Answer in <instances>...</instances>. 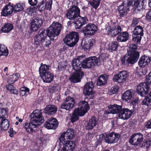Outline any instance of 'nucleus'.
Masks as SVG:
<instances>
[{
	"label": "nucleus",
	"mask_w": 151,
	"mask_h": 151,
	"mask_svg": "<svg viewBox=\"0 0 151 151\" xmlns=\"http://www.w3.org/2000/svg\"><path fill=\"white\" fill-rule=\"evenodd\" d=\"M30 122L25 123L24 128L29 134L32 133L35 131L34 128L39 127L44 121V117L43 116V112L41 110L36 109L30 115Z\"/></svg>",
	"instance_id": "f257e3e1"
},
{
	"label": "nucleus",
	"mask_w": 151,
	"mask_h": 151,
	"mask_svg": "<svg viewBox=\"0 0 151 151\" xmlns=\"http://www.w3.org/2000/svg\"><path fill=\"white\" fill-rule=\"evenodd\" d=\"M137 45L135 43L130 45L127 54L120 58L122 65H133L136 63L139 57L140 53L137 51Z\"/></svg>",
	"instance_id": "f03ea898"
},
{
	"label": "nucleus",
	"mask_w": 151,
	"mask_h": 151,
	"mask_svg": "<svg viewBox=\"0 0 151 151\" xmlns=\"http://www.w3.org/2000/svg\"><path fill=\"white\" fill-rule=\"evenodd\" d=\"M85 56H80L77 57L76 60L78 64H80L81 66L83 68H91L96 65L97 66L102 64L103 62L104 58L102 54L100 55L98 57L95 56L85 59Z\"/></svg>",
	"instance_id": "7ed1b4c3"
},
{
	"label": "nucleus",
	"mask_w": 151,
	"mask_h": 151,
	"mask_svg": "<svg viewBox=\"0 0 151 151\" xmlns=\"http://www.w3.org/2000/svg\"><path fill=\"white\" fill-rule=\"evenodd\" d=\"M47 36L46 33V30L43 28L40 29L38 34L34 38V43L33 45L35 48H42L43 46L48 47L51 44L50 40L46 38Z\"/></svg>",
	"instance_id": "20e7f679"
},
{
	"label": "nucleus",
	"mask_w": 151,
	"mask_h": 151,
	"mask_svg": "<svg viewBox=\"0 0 151 151\" xmlns=\"http://www.w3.org/2000/svg\"><path fill=\"white\" fill-rule=\"evenodd\" d=\"M73 68L75 70L69 78L70 81L73 83H77L81 81L84 74L81 71L80 64H78L76 60H73L71 63Z\"/></svg>",
	"instance_id": "39448f33"
},
{
	"label": "nucleus",
	"mask_w": 151,
	"mask_h": 151,
	"mask_svg": "<svg viewBox=\"0 0 151 151\" xmlns=\"http://www.w3.org/2000/svg\"><path fill=\"white\" fill-rule=\"evenodd\" d=\"M50 66L41 63L39 68L40 76L44 82L51 83L54 78V75L49 71Z\"/></svg>",
	"instance_id": "423d86ee"
},
{
	"label": "nucleus",
	"mask_w": 151,
	"mask_h": 151,
	"mask_svg": "<svg viewBox=\"0 0 151 151\" xmlns=\"http://www.w3.org/2000/svg\"><path fill=\"white\" fill-rule=\"evenodd\" d=\"M62 26L59 22L54 21L46 30V33L51 40H54V37L58 36L61 30Z\"/></svg>",
	"instance_id": "0eeeda50"
},
{
	"label": "nucleus",
	"mask_w": 151,
	"mask_h": 151,
	"mask_svg": "<svg viewBox=\"0 0 151 151\" xmlns=\"http://www.w3.org/2000/svg\"><path fill=\"white\" fill-rule=\"evenodd\" d=\"M79 39L78 32H72L66 36L63 39L64 43L70 47H73L78 42Z\"/></svg>",
	"instance_id": "6e6552de"
},
{
	"label": "nucleus",
	"mask_w": 151,
	"mask_h": 151,
	"mask_svg": "<svg viewBox=\"0 0 151 151\" xmlns=\"http://www.w3.org/2000/svg\"><path fill=\"white\" fill-rule=\"evenodd\" d=\"M80 9L78 6L72 5L67 10L65 17L70 20H75L80 16Z\"/></svg>",
	"instance_id": "1a4fd4ad"
},
{
	"label": "nucleus",
	"mask_w": 151,
	"mask_h": 151,
	"mask_svg": "<svg viewBox=\"0 0 151 151\" xmlns=\"http://www.w3.org/2000/svg\"><path fill=\"white\" fill-rule=\"evenodd\" d=\"M144 35V29L143 27L139 25L136 26L132 31V40L137 44H139Z\"/></svg>",
	"instance_id": "9d476101"
},
{
	"label": "nucleus",
	"mask_w": 151,
	"mask_h": 151,
	"mask_svg": "<svg viewBox=\"0 0 151 151\" xmlns=\"http://www.w3.org/2000/svg\"><path fill=\"white\" fill-rule=\"evenodd\" d=\"M149 84L147 81L139 84L137 86L136 91L138 94L141 96H145L150 88Z\"/></svg>",
	"instance_id": "9b49d317"
},
{
	"label": "nucleus",
	"mask_w": 151,
	"mask_h": 151,
	"mask_svg": "<svg viewBox=\"0 0 151 151\" xmlns=\"http://www.w3.org/2000/svg\"><path fill=\"white\" fill-rule=\"evenodd\" d=\"M59 145L63 146L61 151H73L76 146L75 142L73 141L63 140V141L59 140Z\"/></svg>",
	"instance_id": "f8f14e48"
},
{
	"label": "nucleus",
	"mask_w": 151,
	"mask_h": 151,
	"mask_svg": "<svg viewBox=\"0 0 151 151\" xmlns=\"http://www.w3.org/2000/svg\"><path fill=\"white\" fill-rule=\"evenodd\" d=\"M82 30L85 36L93 35L97 31V27L94 24L88 23L83 27Z\"/></svg>",
	"instance_id": "ddd939ff"
},
{
	"label": "nucleus",
	"mask_w": 151,
	"mask_h": 151,
	"mask_svg": "<svg viewBox=\"0 0 151 151\" xmlns=\"http://www.w3.org/2000/svg\"><path fill=\"white\" fill-rule=\"evenodd\" d=\"M129 7H132L133 11L135 12L140 11L144 6L143 2L140 0H127Z\"/></svg>",
	"instance_id": "4468645a"
},
{
	"label": "nucleus",
	"mask_w": 151,
	"mask_h": 151,
	"mask_svg": "<svg viewBox=\"0 0 151 151\" xmlns=\"http://www.w3.org/2000/svg\"><path fill=\"white\" fill-rule=\"evenodd\" d=\"M75 103V99L73 97L68 96L65 99L64 102L60 105V108L70 111L73 108Z\"/></svg>",
	"instance_id": "2eb2a0df"
},
{
	"label": "nucleus",
	"mask_w": 151,
	"mask_h": 151,
	"mask_svg": "<svg viewBox=\"0 0 151 151\" xmlns=\"http://www.w3.org/2000/svg\"><path fill=\"white\" fill-rule=\"evenodd\" d=\"M94 86L93 82L90 81L87 82L84 86L83 89V93L86 95L90 96V98L92 99L94 97L95 93L94 91H93Z\"/></svg>",
	"instance_id": "dca6fc26"
},
{
	"label": "nucleus",
	"mask_w": 151,
	"mask_h": 151,
	"mask_svg": "<svg viewBox=\"0 0 151 151\" xmlns=\"http://www.w3.org/2000/svg\"><path fill=\"white\" fill-rule=\"evenodd\" d=\"M143 140V135L141 133H137L132 135L129 142L132 145H137L140 144Z\"/></svg>",
	"instance_id": "f3484780"
},
{
	"label": "nucleus",
	"mask_w": 151,
	"mask_h": 151,
	"mask_svg": "<svg viewBox=\"0 0 151 151\" xmlns=\"http://www.w3.org/2000/svg\"><path fill=\"white\" fill-rule=\"evenodd\" d=\"M52 0H43L37 6V8L40 12H42L45 9L50 11L52 8Z\"/></svg>",
	"instance_id": "a211bd4d"
},
{
	"label": "nucleus",
	"mask_w": 151,
	"mask_h": 151,
	"mask_svg": "<svg viewBox=\"0 0 151 151\" xmlns=\"http://www.w3.org/2000/svg\"><path fill=\"white\" fill-rule=\"evenodd\" d=\"M127 76V71H123L114 75L112 79L114 81L120 83L125 81Z\"/></svg>",
	"instance_id": "6ab92c4d"
},
{
	"label": "nucleus",
	"mask_w": 151,
	"mask_h": 151,
	"mask_svg": "<svg viewBox=\"0 0 151 151\" xmlns=\"http://www.w3.org/2000/svg\"><path fill=\"white\" fill-rule=\"evenodd\" d=\"M133 111L126 108H124L118 114L117 118L123 120L129 119L131 116Z\"/></svg>",
	"instance_id": "aec40b11"
},
{
	"label": "nucleus",
	"mask_w": 151,
	"mask_h": 151,
	"mask_svg": "<svg viewBox=\"0 0 151 151\" xmlns=\"http://www.w3.org/2000/svg\"><path fill=\"white\" fill-rule=\"evenodd\" d=\"M74 131L73 129L72 128L68 129L65 132H63L61 135L59 140H60L61 141H63V140H66V139H72L75 135Z\"/></svg>",
	"instance_id": "412c9836"
},
{
	"label": "nucleus",
	"mask_w": 151,
	"mask_h": 151,
	"mask_svg": "<svg viewBox=\"0 0 151 151\" xmlns=\"http://www.w3.org/2000/svg\"><path fill=\"white\" fill-rule=\"evenodd\" d=\"M130 9L129 6L128 4L127 0V3L123 2L119 5L118 7V11L120 17H122L126 15L127 14V11L130 10Z\"/></svg>",
	"instance_id": "4be33fe9"
},
{
	"label": "nucleus",
	"mask_w": 151,
	"mask_h": 151,
	"mask_svg": "<svg viewBox=\"0 0 151 151\" xmlns=\"http://www.w3.org/2000/svg\"><path fill=\"white\" fill-rule=\"evenodd\" d=\"M42 19L39 17H36L33 19L30 23V29L32 32H36L41 26L42 24Z\"/></svg>",
	"instance_id": "5701e85b"
},
{
	"label": "nucleus",
	"mask_w": 151,
	"mask_h": 151,
	"mask_svg": "<svg viewBox=\"0 0 151 151\" xmlns=\"http://www.w3.org/2000/svg\"><path fill=\"white\" fill-rule=\"evenodd\" d=\"M80 106V108L76 109H78L80 113L82 114L81 115L84 116L87 113L90 109V106L88 102L85 100L82 101L79 103Z\"/></svg>",
	"instance_id": "b1692460"
},
{
	"label": "nucleus",
	"mask_w": 151,
	"mask_h": 151,
	"mask_svg": "<svg viewBox=\"0 0 151 151\" xmlns=\"http://www.w3.org/2000/svg\"><path fill=\"white\" fill-rule=\"evenodd\" d=\"M122 106L116 104L111 105L109 107L108 109L106 111L105 113L106 114H115L119 113L122 109Z\"/></svg>",
	"instance_id": "393cba45"
},
{
	"label": "nucleus",
	"mask_w": 151,
	"mask_h": 151,
	"mask_svg": "<svg viewBox=\"0 0 151 151\" xmlns=\"http://www.w3.org/2000/svg\"><path fill=\"white\" fill-rule=\"evenodd\" d=\"M13 10V4L9 3L8 4H6L3 8L1 15L4 17L8 16L12 14Z\"/></svg>",
	"instance_id": "a878e982"
},
{
	"label": "nucleus",
	"mask_w": 151,
	"mask_h": 151,
	"mask_svg": "<svg viewBox=\"0 0 151 151\" xmlns=\"http://www.w3.org/2000/svg\"><path fill=\"white\" fill-rule=\"evenodd\" d=\"M151 60L149 56L144 55L140 58L138 62V65L141 68H144L148 65Z\"/></svg>",
	"instance_id": "bb28decb"
},
{
	"label": "nucleus",
	"mask_w": 151,
	"mask_h": 151,
	"mask_svg": "<svg viewBox=\"0 0 151 151\" xmlns=\"http://www.w3.org/2000/svg\"><path fill=\"white\" fill-rule=\"evenodd\" d=\"M113 136V132H109L108 133H104L102 135V139L105 140V142L108 144H112L115 143L117 139V137L113 139L112 137Z\"/></svg>",
	"instance_id": "cd10ccee"
},
{
	"label": "nucleus",
	"mask_w": 151,
	"mask_h": 151,
	"mask_svg": "<svg viewBox=\"0 0 151 151\" xmlns=\"http://www.w3.org/2000/svg\"><path fill=\"white\" fill-rule=\"evenodd\" d=\"M76 26L77 29L81 28V27L87 24L88 22V19L86 16L82 17L81 16L80 14L78 17V18L76 19Z\"/></svg>",
	"instance_id": "c85d7f7f"
},
{
	"label": "nucleus",
	"mask_w": 151,
	"mask_h": 151,
	"mask_svg": "<svg viewBox=\"0 0 151 151\" xmlns=\"http://www.w3.org/2000/svg\"><path fill=\"white\" fill-rule=\"evenodd\" d=\"M41 110L43 112V116L45 114L48 115L53 114H55L57 111V107L55 105H48L45 109L44 111H42V110Z\"/></svg>",
	"instance_id": "c756f323"
},
{
	"label": "nucleus",
	"mask_w": 151,
	"mask_h": 151,
	"mask_svg": "<svg viewBox=\"0 0 151 151\" xmlns=\"http://www.w3.org/2000/svg\"><path fill=\"white\" fill-rule=\"evenodd\" d=\"M95 40L92 38H87L83 46V48L85 51H89L94 45L95 43Z\"/></svg>",
	"instance_id": "7c9ffc66"
},
{
	"label": "nucleus",
	"mask_w": 151,
	"mask_h": 151,
	"mask_svg": "<svg viewBox=\"0 0 151 151\" xmlns=\"http://www.w3.org/2000/svg\"><path fill=\"white\" fill-rule=\"evenodd\" d=\"M134 94L133 90L132 89L127 90L122 94V98L126 101L128 102L129 100V102L134 96Z\"/></svg>",
	"instance_id": "2f4dec72"
},
{
	"label": "nucleus",
	"mask_w": 151,
	"mask_h": 151,
	"mask_svg": "<svg viewBox=\"0 0 151 151\" xmlns=\"http://www.w3.org/2000/svg\"><path fill=\"white\" fill-rule=\"evenodd\" d=\"M122 30V28L119 25H116L110 28V29L108 31V33L111 34L112 37L116 36L120 33Z\"/></svg>",
	"instance_id": "473e14b6"
},
{
	"label": "nucleus",
	"mask_w": 151,
	"mask_h": 151,
	"mask_svg": "<svg viewBox=\"0 0 151 151\" xmlns=\"http://www.w3.org/2000/svg\"><path fill=\"white\" fill-rule=\"evenodd\" d=\"M108 76L106 74H103L100 76L97 80V85L99 86H102L107 83Z\"/></svg>",
	"instance_id": "72a5a7b5"
},
{
	"label": "nucleus",
	"mask_w": 151,
	"mask_h": 151,
	"mask_svg": "<svg viewBox=\"0 0 151 151\" xmlns=\"http://www.w3.org/2000/svg\"><path fill=\"white\" fill-rule=\"evenodd\" d=\"M120 34L117 37V40L119 42H124L127 40L129 38V34L127 31L123 32L120 33Z\"/></svg>",
	"instance_id": "f704fd0d"
},
{
	"label": "nucleus",
	"mask_w": 151,
	"mask_h": 151,
	"mask_svg": "<svg viewBox=\"0 0 151 151\" xmlns=\"http://www.w3.org/2000/svg\"><path fill=\"white\" fill-rule=\"evenodd\" d=\"M0 128V132H2L3 130L5 131L7 130L9 126V122L8 120L4 117L2 118L1 119Z\"/></svg>",
	"instance_id": "c9c22d12"
},
{
	"label": "nucleus",
	"mask_w": 151,
	"mask_h": 151,
	"mask_svg": "<svg viewBox=\"0 0 151 151\" xmlns=\"http://www.w3.org/2000/svg\"><path fill=\"white\" fill-rule=\"evenodd\" d=\"M82 114L78 111V109H76L74 110L72 116L71 118V122L73 123L78 120L79 119V116H84L83 115H81Z\"/></svg>",
	"instance_id": "e433bc0d"
},
{
	"label": "nucleus",
	"mask_w": 151,
	"mask_h": 151,
	"mask_svg": "<svg viewBox=\"0 0 151 151\" xmlns=\"http://www.w3.org/2000/svg\"><path fill=\"white\" fill-rule=\"evenodd\" d=\"M13 26L12 24L6 23L3 26L1 30L3 32L8 33L13 29Z\"/></svg>",
	"instance_id": "4c0bfd02"
},
{
	"label": "nucleus",
	"mask_w": 151,
	"mask_h": 151,
	"mask_svg": "<svg viewBox=\"0 0 151 151\" xmlns=\"http://www.w3.org/2000/svg\"><path fill=\"white\" fill-rule=\"evenodd\" d=\"M19 74H14L10 75L7 80V82L9 84H13L17 81L19 78Z\"/></svg>",
	"instance_id": "58836bf2"
},
{
	"label": "nucleus",
	"mask_w": 151,
	"mask_h": 151,
	"mask_svg": "<svg viewBox=\"0 0 151 151\" xmlns=\"http://www.w3.org/2000/svg\"><path fill=\"white\" fill-rule=\"evenodd\" d=\"M25 6V3H19L13 6L14 10L15 12H19L22 11Z\"/></svg>",
	"instance_id": "ea45409f"
},
{
	"label": "nucleus",
	"mask_w": 151,
	"mask_h": 151,
	"mask_svg": "<svg viewBox=\"0 0 151 151\" xmlns=\"http://www.w3.org/2000/svg\"><path fill=\"white\" fill-rule=\"evenodd\" d=\"M118 42L116 41H113L109 43L108 46V50L110 52L116 51L118 48Z\"/></svg>",
	"instance_id": "a19ab883"
},
{
	"label": "nucleus",
	"mask_w": 151,
	"mask_h": 151,
	"mask_svg": "<svg viewBox=\"0 0 151 151\" xmlns=\"http://www.w3.org/2000/svg\"><path fill=\"white\" fill-rule=\"evenodd\" d=\"M12 84H9L6 85V87L7 90L9 91L12 93L17 95L19 93L18 90Z\"/></svg>",
	"instance_id": "79ce46f5"
},
{
	"label": "nucleus",
	"mask_w": 151,
	"mask_h": 151,
	"mask_svg": "<svg viewBox=\"0 0 151 151\" xmlns=\"http://www.w3.org/2000/svg\"><path fill=\"white\" fill-rule=\"evenodd\" d=\"M8 53V50L7 47L4 45H0V56H6Z\"/></svg>",
	"instance_id": "37998d69"
},
{
	"label": "nucleus",
	"mask_w": 151,
	"mask_h": 151,
	"mask_svg": "<svg viewBox=\"0 0 151 151\" xmlns=\"http://www.w3.org/2000/svg\"><path fill=\"white\" fill-rule=\"evenodd\" d=\"M50 122L52 124V129H55L58 127V122L57 120L55 118L51 117L49 119Z\"/></svg>",
	"instance_id": "c03bdc74"
},
{
	"label": "nucleus",
	"mask_w": 151,
	"mask_h": 151,
	"mask_svg": "<svg viewBox=\"0 0 151 151\" xmlns=\"http://www.w3.org/2000/svg\"><path fill=\"white\" fill-rule=\"evenodd\" d=\"M101 0H92L89 1V3L93 8L96 9L99 6Z\"/></svg>",
	"instance_id": "a18cd8bd"
},
{
	"label": "nucleus",
	"mask_w": 151,
	"mask_h": 151,
	"mask_svg": "<svg viewBox=\"0 0 151 151\" xmlns=\"http://www.w3.org/2000/svg\"><path fill=\"white\" fill-rule=\"evenodd\" d=\"M29 88L25 87L24 86L20 88L19 91V93L22 96L27 95L29 94Z\"/></svg>",
	"instance_id": "49530a36"
},
{
	"label": "nucleus",
	"mask_w": 151,
	"mask_h": 151,
	"mask_svg": "<svg viewBox=\"0 0 151 151\" xmlns=\"http://www.w3.org/2000/svg\"><path fill=\"white\" fill-rule=\"evenodd\" d=\"M59 88V87L58 84H55L50 86L49 89L50 93H53L54 92H57Z\"/></svg>",
	"instance_id": "de8ad7c7"
},
{
	"label": "nucleus",
	"mask_w": 151,
	"mask_h": 151,
	"mask_svg": "<svg viewBox=\"0 0 151 151\" xmlns=\"http://www.w3.org/2000/svg\"><path fill=\"white\" fill-rule=\"evenodd\" d=\"M119 89V87L115 85L114 86L110 89L109 92V94L110 95H112L117 93Z\"/></svg>",
	"instance_id": "09e8293b"
},
{
	"label": "nucleus",
	"mask_w": 151,
	"mask_h": 151,
	"mask_svg": "<svg viewBox=\"0 0 151 151\" xmlns=\"http://www.w3.org/2000/svg\"><path fill=\"white\" fill-rule=\"evenodd\" d=\"M97 121V119L96 118V117L93 116L91 117V118L89 119V121H88L95 127L98 122Z\"/></svg>",
	"instance_id": "8fccbe9b"
},
{
	"label": "nucleus",
	"mask_w": 151,
	"mask_h": 151,
	"mask_svg": "<svg viewBox=\"0 0 151 151\" xmlns=\"http://www.w3.org/2000/svg\"><path fill=\"white\" fill-rule=\"evenodd\" d=\"M8 112V109L7 108H2L1 109V110L0 111V114L1 115V116L2 118L4 117V118H5V117L4 116L7 115Z\"/></svg>",
	"instance_id": "3c124183"
},
{
	"label": "nucleus",
	"mask_w": 151,
	"mask_h": 151,
	"mask_svg": "<svg viewBox=\"0 0 151 151\" xmlns=\"http://www.w3.org/2000/svg\"><path fill=\"white\" fill-rule=\"evenodd\" d=\"M52 124L50 122L49 119H48L47 121H46L44 125V127L48 129H52Z\"/></svg>",
	"instance_id": "603ef678"
},
{
	"label": "nucleus",
	"mask_w": 151,
	"mask_h": 151,
	"mask_svg": "<svg viewBox=\"0 0 151 151\" xmlns=\"http://www.w3.org/2000/svg\"><path fill=\"white\" fill-rule=\"evenodd\" d=\"M85 126L86 129L88 130H92L95 127L88 121L86 122Z\"/></svg>",
	"instance_id": "864d4df0"
},
{
	"label": "nucleus",
	"mask_w": 151,
	"mask_h": 151,
	"mask_svg": "<svg viewBox=\"0 0 151 151\" xmlns=\"http://www.w3.org/2000/svg\"><path fill=\"white\" fill-rule=\"evenodd\" d=\"M151 102V100L147 96L142 101V105L148 106Z\"/></svg>",
	"instance_id": "5fc2aeb1"
},
{
	"label": "nucleus",
	"mask_w": 151,
	"mask_h": 151,
	"mask_svg": "<svg viewBox=\"0 0 151 151\" xmlns=\"http://www.w3.org/2000/svg\"><path fill=\"white\" fill-rule=\"evenodd\" d=\"M139 23V19L137 18L134 19L131 25V27H134Z\"/></svg>",
	"instance_id": "6e6d98bb"
},
{
	"label": "nucleus",
	"mask_w": 151,
	"mask_h": 151,
	"mask_svg": "<svg viewBox=\"0 0 151 151\" xmlns=\"http://www.w3.org/2000/svg\"><path fill=\"white\" fill-rule=\"evenodd\" d=\"M36 9L37 8L35 7L28 8L27 9L28 14L32 15V13L35 11Z\"/></svg>",
	"instance_id": "4d7b16f0"
},
{
	"label": "nucleus",
	"mask_w": 151,
	"mask_h": 151,
	"mask_svg": "<svg viewBox=\"0 0 151 151\" xmlns=\"http://www.w3.org/2000/svg\"><path fill=\"white\" fill-rule=\"evenodd\" d=\"M145 19L148 21H151V9L149 10L147 12Z\"/></svg>",
	"instance_id": "13d9d810"
},
{
	"label": "nucleus",
	"mask_w": 151,
	"mask_h": 151,
	"mask_svg": "<svg viewBox=\"0 0 151 151\" xmlns=\"http://www.w3.org/2000/svg\"><path fill=\"white\" fill-rule=\"evenodd\" d=\"M8 133H9V136L12 137L14 136V134H15L16 132L15 131L13 130V129L11 127L10 128L9 130L8 131Z\"/></svg>",
	"instance_id": "bf43d9fd"
},
{
	"label": "nucleus",
	"mask_w": 151,
	"mask_h": 151,
	"mask_svg": "<svg viewBox=\"0 0 151 151\" xmlns=\"http://www.w3.org/2000/svg\"><path fill=\"white\" fill-rule=\"evenodd\" d=\"M145 127L147 129H151V119L145 122Z\"/></svg>",
	"instance_id": "052dcab7"
},
{
	"label": "nucleus",
	"mask_w": 151,
	"mask_h": 151,
	"mask_svg": "<svg viewBox=\"0 0 151 151\" xmlns=\"http://www.w3.org/2000/svg\"><path fill=\"white\" fill-rule=\"evenodd\" d=\"M28 2L30 5L34 6L37 4L38 1L37 0H28Z\"/></svg>",
	"instance_id": "680f3d73"
},
{
	"label": "nucleus",
	"mask_w": 151,
	"mask_h": 151,
	"mask_svg": "<svg viewBox=\"0 0 151 151\" xmlns=\"http://www.w3.org/2000/svg\"><path fill=\"white\" fill-rule=\"evenodd\" d=\"M113 136L112 137L113 139L116 138V137H117V139L115 141V143L116 142L119 140L120 137V135L118 133H115L114 132H113Z\"/></svg>",
	"instance_id": "e2e57ef3"
},
{
	"label": "nucleus",
	"mask_w": 151,
	"mask_h": 151,
	"mask_svg": "<svg viewBox=\"0 0 151 151\" xmlns=\"http://www.w3.org/2000/svg\"><path fill=\"white\" fill-rule=\"evenodd\" d=\"M73 21H69L67 22V25L68 26H71L73 25H74V26L75 27V28L76 29H77L76 27V20H73Z\"/></svg>",
	"instance_id": "0e129e2a"
},
{
	"label": "nucleus",
	"mask_w": 151,
	"mask_h": 151,
	"mask_svg": "<svg viewBox=\"0 0 151 151\" xmlns=\"http://www.w3.org/2000/svg\"><path fill=\"white\" fill-rule=\"evenodd\" d=\"M146 81L149 84L151 85V71L146 77Z\"/></svg>",
	"instance_id": "69168bd1"
},
{
	"label": "nucleus",
	"mask_w": 151,
	"mask_h": 151,
	"mask_svg": "<svg viewBox=\"0 0 151 151\" xmlns=\"http://www.w3.org/2000/svg\"><path fill=\"white\" fill-rule=\"evenodd\" d=\"M151 145V138L147 139L145 142V145L148 148Z\"/></svg>",
	"instance_id": "338daca9"
},
{
	"label": "nucleus",
	"mask_w": 151,
	"mask_h": 151,
	"mask_svg": "<svg viewBox=\"0 0 151 151\" xmlns=\"http://www.w3.org/2000/svg\"><path fill=\"white\" fill-rule=\"evenodd\" d=\"M138 103V101L137 99H135L133 100H132L130 104L133 105V106H135Z\"/></svg>",
	"instance_id": "774afa93"
}]
</instances>
